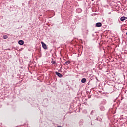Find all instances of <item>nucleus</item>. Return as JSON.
<instances>
[{
	"instance_id": "f257e3e1",
	"label": "nucleus",
	"mask_w": 127,
	"mask_h": 127,
	"mask_svg": "<svg viewBox=\"0 0 127 127\" xmlns=\"http://www.w3.org/2000/svg\"><path fill=\"white\" fill-rule=\"evenodd\" d=\"M55 74L56 75H57L58 77H59V78H62V77H63V76L62 75V74H61V73H58L57 71L55 72Z\"/></svg>"
},
{
	"instance_id": "9d476101",
	"label": "nucleus",
	"mask_w": 127,
	"mask_h": 127,
	"mask_svg": "<svg viewBox=\"0 0 127 127\" xmlns=\"http://www.w3.org/2000/svg\"><path fill=\"white\" fill-rule=\"evenodd\" d=\"M94 110H92L91 112V115H93V114H94Z\"/></svg>"
},
{
	"instance_id": "0eeeda50",
	"label": "nucleus",
	"mask_w": 127,
	"mask_h": 127,
	"mask_svg": "<svg viewBox=\"0 0 127 127\" xmlns=\"http://www.w3.org/2000/svg\"><path fill=\"white\" fill-rule=\"evenodd\" d=\"M100 110H101V111H105V107L101 106L100 107Z\"/></svg>"
},
{
	"instance_id": "f03ea898",
	"label": "nucleus",
	"mask_w": 127,
	"mask_h": 127,
	"mask_svg": "<svg viewBox=\"0 0 127 127\" xmlns=\"http://www.w3.org/2000/svg\"><path fill=\"white\" fill-rule=\"evenodd\" d=\"M41 43L43 48H44V49H47V46H46V44H45V43H44L43 42H41Z\"/></svg>"
},
{
	"instance_id": "6e6552de",
	"label": "nucleus",
	"mask_w": 127,
	"mask_h": 127,
	"mask_svg": "<svg viewBox=\"0 0 127 127\" xmlns=\"http://www.w3.org/2000/svg\"><path fill=\"white\" fill-rule=\"evenodd\" d=\"M69 63H71V62L70 61H67L65 62V64H66L67 65H69Z\"/></svg>"
},
{
	"instance_id": "9b49d317",
	"label": "nucleus",
	"mask_w": 127,
	"mask_h": 127,
	"mask_svg": "<svg viewBox=\"0 0 127 127\" xmlns=\"http://www.w3.org/2000/svg\"><path fill=\"white\" fill-rule=\"evenodd\" d=\"M52 64H55V61H52Z\"/></svg>"
},
{
	"instance_id": "423d86ee",
	"label": "nucleus",
	"mask_w": 127,
	"mask_h": 127,
	"mask_svg": "<svg viewBox=\"0 0 127 127\" xmlns=\"http://www.w3.org/2000/svg\"><path fill=\"white\" fill-rule=\"evenodd\" d=\"M81 83H86V78H82L81 79Z\"/></svg>"
},
{
	"instance_id": "39448f33",
	"label": "nucleus",
	"mask_w": 127,
	"mask_h": 127,
	"mask_svg": "<svg viewBox=\"0 0 127 127\" xmlns=\"http://www.w3.org/2000/svg\"><path fill=\"white\" fill-rule=\"evenodd\" d=\"M96 27H101L102 26V23L100 22L97 23L96 24Z\"/></svg>"
},
{
	"instance_id": "7ed1b4c3",
	"label": "nucleus",
	"mask_w": 127,
	"mask_h": 127,
	"mask_svg": "<svg viewBox=\"0 0 127 127\" xmlns=\"http://www.w3.org/2000/svg\"><path fill=\"white\" fill-rule=\"evenodd\" d=\"M18 43L20 45H23V44H24V41H23L22 40H21L18 41Z\"/></svg>"
},
{
	"instance_id": "20e7f679",
	"label": "nucleus",
	"mask_w": 127,
	"mask_h": 127,
	"mask_svg": "<svg viewBox=\"0 0 127 127\" xmlns=\"http://www.w3.org/2000/svg\"><path fill=\"white\" fill-rule=\"evenodd\" d=\"M126 19H127V17L125 16H123L120 18L121 21H124V20H126Z\"/></svg>"
},
{
	"instance_id": "1a4fd4ad",
	"label": "nucleus",
	"mask_w": 127,
	"mask_h": 127,
	"mask_svg": "<svg viewBox=\"0 0 127 127\" xmlns=\"http://www.w3.org/2000/svg\"><path fill=\"white\" fill-rule=\"evenodd\" d=\"M8 37H7V35H4L3 37V38L4 39H7V38H8Z\"/></svg>"
}]
</instances>
